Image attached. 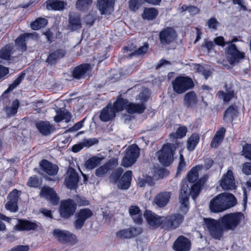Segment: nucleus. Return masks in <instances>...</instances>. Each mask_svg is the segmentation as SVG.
Wrapping results in <instances>:
<instances>
[{
    "mask_svg": "<svg viewBox=\"0 0 251 251\" xmlns=\"http://www.w3.org/2000/svg\"><path fill=\"white\" fill-rule=\"evenodd\" d=\"M184 105L187 108H193L198 103V98L194 91L186 93L184 97Z\"/></svg>",
    "mask_w": 251,
    "mask_h": 251,
    "instance_id": "a878e982",
    "label": "nucleus"
},
{
    "mask_svg": "<svg viewBox=\"0 0 251 251\" xmlns=\"http://www.w3.org/2000/svg\"><path fill=\"white\" fill-rule=\"evenodd\" d=\"M17 226L18 229L20 230H34L37 227L36 223L24 220H20Z\"/></svg>",
    "mask_w": 251,
    "mask_h": 251,
    "instance_id": "473e14b6",
    "label": "nucleus"
},
{
    "mask_svg": "<svg viewBox=\"0 0 251 251\" xmlns=\"http://www.w3.org/2000/svg\"><path fill=\"white\" fill-rule=\"evenodd\" d=\"M219 25V22L215 17L210 18L206 23V25L208 26L209 28L214 30H216L217 29V27Z\"/></svg>",
    "mask_w": 251,
    "mask_h": 251,
    "instance_id": "603ef678",
    "label": "nucleus"
},
{
    "mask_svg": "<svg viewBox=\"0 0 251 251\" xmlns=\"http://www.w3.org/2000/svg\"><path fill=\"white\" fill-rule=\"evenodd\" d=\"M102 159V158L101 157L93 156L85 162V166L87 169H93L100 164Z\"/></svg>",
    "mask_w": 251,
    "mask_h": 251,
    "instance_id": "a18cd8bd",
    "label": "nucleus"
},
{
    "mask_svg": "<svg viewBox=\"0 0 251 251\" xmlns=\"http://www.w3.org/2000/svg\"><path fill=\"white\" fill-rule=\"evenodd\" d=\"M172 87L175 92L177 94L185 93L194 86L192 79L186 76H177L172 82Z\"/></svg>",
    "mask_w": 251,
    "mask_h": 251,
    "instance_id": "39448f33",
    "label": "nucleus"
},
{
    "mask_svg": "<svg viewBox=\"0 0 251 251\" xmlns=\"http://www.w3.org/2000/svg\"><path fill=\"white\" fill-rule=\"evenodd\" d=\"M40 195L42 197L49 200L53 205H57L59 202V198L53 189L50 187H43L41 191Z\"/></svg>",
    "mask_w": 251,
    "mask_h": 251,
    "instance_id": "a211bd4d",
    "label": "nucleus"
},
{
    "mask_svg": "<svg viewBox=\"0 0 251 251\" xmlns=\"http://www.w3.org/2000/svg\"><path fill=\"white\" fill-rule=\"evenodd\" d=\"M149 49V45L145 44L144 46L140 47L137 50H135L134 52L132 53L133 55H141L147 52Z\"/></svg>",
    "mask_w": 251,
    "mask_h": 251,
    "instance_id": "6e6d98bb",
    "label": "nucleus"
},
{
    "mask_svg": "<svg viewBox=\"0 0 251 251\" xmlns=\"http://www.w3.org/2000/svg\"><path fill=\"white\" fill-rule=\"evenodd\" d=\"M128 101L126 100L119 98L114 102L112 107L115 111L116 113L123 110L124 108L126 109L127 106Z\"/></svg>",
    "mask_w": 251,
    "mask_h": 251,
    "instance_id": "a19ab883",
    "label": "nucleus"
},
{
    "mask_svg": "<svg viewBox=\"0 0 251 251\" xmlns=\"http://www.w3.org/2000/svg\"><path fill=\"white\" fill-rule=\"evenodd\" d=\"M36 126L43 136L50 135L54 129L53 126L47 121H39L36 124Z\"/></svg>",
    "mask_w": 251,
    "mask_h": 251,
    "instance_id": "393cba45",
    "label": "nucleus"
},
{
    "mask_svg": "<svg viewBox=\"0 0 251 251\" xmlns=\"http://www.w3.org/2000/svg\"><path fill=\"white\" fill-rule=\"evenodd\" d=\"M150 95V91L148 89H144L138 95V99L142 102L146 101Z\"/></svg>",
    "mask_w": 251,
    "mask_h": 251,
    "instance_id": "5fc2aeb1",
    "label": "nucleus"
},
{
    "mask_svg": "<svg viewBox=\"0 0 251 251\" xmlns=\"http://www.w3.org/2000/svg\"><path fill=\"white\" fill-rule=\"evenodd\" d=\"M142 232L141 227L131 226L118 231L116 235L120 239H129L141 235Z\"/></svg>",
    "mask_w": 251,
    "mask_h": 251,
    "instance_id": "1a4fd4ad",
    "label": "nucleus"
},
{
    "mask_svg": "<svg viewBox=\"0 0 251 251\" xmlns=\"http://www.w3.org/2000/svg\"><path fill=\"white\" fill-rule=\"evenodd\" d=\"M178 146V143H167L161 150L157 152L159 162L165 166H169L173 160V154Z\"/></svg>",
    "mask_w": 251,
    "mask_h": 251,
    "instance_id": "20e7f679",
    "label": "nucleus"
},
{
    "mask_svg": "<svg viewBox=\"0 0 251 251\" xmlns=\"http://www.w3.org/2000/svg\"><path fill=\"white\" fill-rule=\"evenodd\" d=\"M79 181V177L75 169L69 168L67 172L65 182L66 186L70 189H75Z\"/></svg>",
    "mask_w": 251,
    "mask_h": 251,
    "instance_id": "dca6fc26",
    "label": "nucleus"
},
{
    "mask_svg": "<svg viewBox=\"0 0 251 251\" xmlns=\"http://www.w3.org/2000/svg\"><path fill=\"white\" fill-rule=\"evenodd\" d=\"M181 152H182V151H180L179 152V154H180L179 162L178 166L177 168V170H178L177 173H178L180 172H181V171H182L183 170V169L186 166V162L185 161L184 158L183 157V156Z\"/></svg>",
    "mask_w": 251,
    "mask_h": 251,
    "instance_id": "4d7b16f0",
    "label": "nucleus"
},
{
    "mask_svg": "<svg viewBox=\"0 0 251 251\" xmlns=\"http://www.w3.org/2000/svg\"><path fill=\"white\" fill-rule=\"evenodd\" d=\"M237 113L236 106L231 105L225 111L224 120L226 122H232L233 118L237 116Z\"/></svg>",
    "mask_w": 251,
    "mask_h": 251,
    "instance_id": "4c0bfd02",
    "label": "nucleus"
},
{
    "mask_svg": "<svg viewBox=\"0 0 251 251\" xmlns=\"http://www.w3.org/2000/svg\"><path fill=\"white\" fill-rule=\"evenodd\" d=\"M214 41L216 44L219 46L224 47L227 44V42H225L224 38L223 36H219L215 38Z\"/></svg>",
    "mask_w": 251,
    "mask_h": 251,
    "instance_id": "69168bd1",
    "label": "nucleus"
},
{
    "mask_svg": "<svg viewBox=\"0 0 251 251\" xmlns=\"http://www.w3.org/2000/svg\"><path fill=\"white\" fill-rule=\"evenodd\" d=\"M13 49V46L11 45H7L2 48L0 50V58L5 60H9Z\"/></svg>",
    "mask_w": 251,
    "mask_h": 251,
    "instance_id": "37998d69",
    "label": "nucleus"
},
{
    "mask_svg": "<svg viewBox=\"0 0 251 251\" xmlns=\"http://www.w3.org/2000/svg\"><path fill=\"white\" fill-rule=\"evenodd\" d=\"M202 169V165H198L193 167L187 175L188 180L191 183L198 180L199 177V171Z\"/></svg>",
    "mask_w": 251,
    "mask_h": 251,
    "instance_id": "58836bf2",
    "label": "nucleus"
},
{
    "mask_svg": "<svg viewBox=\"0 0 251 251\" xmlns=\"http://www.w3.org/2000/svg\"><path fill=\"white\" fill-rule=\"evenodd\" d=\"M242 172L246 175H251V162H246L242 166Z\"/></svg>",
    "mask_w": 251,
    "mask_h": 251,
    "instance_id": "680f3d73",
    "label": "nucleus"
},
{
    "mask_svg": "<svg viewBox=\"0 0 251 251\" xmlns=\"http://www.w3.org/2000/svg\"><path fill=\"white\" fill-rule=\"evenodd\" d=\"M142 1L143 0H130L129 3V9L134 11H136L138 9L140 4L142 2Z\"/></svg>",
    "mask_w": 251,
    "mask_h": 251,
    "instance_id": "864d4df0",
    "label": "nucleus"
},
{
    "mask_svg": "<svg viewBox=\"0 0 251 251\" xmlns=\"http://www.w3.org/2000/svg\"><path fill=\"white\" fill-rule=\"evenodd\" d=\"M146 109V106L144 104H135V103H128L127 107H126V110L127 112L130 114L135 113H142L144 112Z\"/></svg>",
    "mask_w": 251,
    "mask_h": 251,
    "instance_id": "c9c22d12",
    "label": "nucleus"
},
{
    "mask_svg": "<svg viewBox=\"0 0 251 251\" xmlns=\"http://www.w3.org/2000/svg\"><path fill=\"white\" fill-rule=\"evenodd\" d=\"M200 137L197 134H193L188 139L187 147L188 151H193L199 142Z\"/></svg>",
    "mask_w": 251,
    "mask_h": 251,
    "instance_id": "79ce46f5",
    "label": "nucleus"
},
{
    "mask_svg": "<svg viewBox=\"0 0 251 251\" xmlns=\"http://www.w3.org/2000/svg\"><path fill=\"white\" fill-rule=\"evenodd\" d=\"M31 36V34L25 33L16 39L15 44L18 50L21 52L25 51L26 50V39Z\"/></svg>",
    "mask_w": 251,
    "mask_h": 251,
    "instance_id": "72a5a7b5",
    "label": "nucleus"
},
{
    "mask_svg": "<svg viewBox=\"0 0 251 251\" xmlns=\"http://www.w3.org/2000/svg\"><path fill=\"white\" fill-rule=\"evenodd\" d=\"M244 220V214L241 212H236L226 214L218 220L204 218V225L213 238L220 240L224 231L235 230Z\"/></svg>",
    "mask_w": 251,
    "mask_h": 251,
    "instance_id": "f257e3e1",
    "label": "nucleus"
},
{
    "mask_svg": "<svg viewBox=\"0 0 251 251\" xmlns=\"http://www.w3.org/2000/svg\"><path fill=\"white\" fill-rule=\"evenodd\" d=\"M55 238L62 243L74 242L76 239V236L73 233L67 230L55 229L53 231Z\"/></svg>",
    "mask_w": 251,
    "mask_h": 251,
    "instance_id": "2eb2a0df",
    "label": "nucleus"
},
{
    "mask_svg": "<svg viewBox=\"0 0 251 251\" xmlns=\"http://www.w3.org/2000/svg\"><path fill=\"white\" fill-rule=\"evenodd\" d=\"M82 142L84 147H89L97 144L99 142V141L96 138H91L88 139H84Z\"/></svg>",
    "mask_w": 251,
    "mask_h": 251,
    "instance_id": "13d9d810",
    "label": "nucleus"
},
{
    "mask_svg": "<svg viewBox=\"0 0 251 251\" xmlns=\"http://www.w3.org/2000/svg\"><path fill=\"white\" fill-rule=\"evenodd\" d=\"M176 38V32L172 27H166L161 30L159 33L160 43L163 46L171 44Z\"/></svg>",
    "mask_w": 251,
    "mask_h": 251,
    "instance_id": "9d476101",
    "label": "nucleus"
},
{
    "mask_svg": "<svg viewBox=\"0 0 251 251\" xmlns=\"http://www.w3.org/2000/svg\"><path fill=\"white\" fill-rule=\"evenodd\" d=\"M236 202V199L232 194L222 193L210 201L209 206L211 212L220 213L234 206Z\"/></svg>",
    "mask_w": 251,
    "mask_h": 251,
    "instance_id": "f03ea898",
    "label": "nucleus"
},
{
    "mask_svg": "<svg viewBox=\"0 0 251 251\" xmlns=\"http://www.w3.org/2000/svg\"><path fill=\"white\" fill-rule=\"evenodd\" d=\"M218 95L219 99L223 100L224 102L227 103L234 97V92L232 91H229L226 93L220 91Z\"/></svg>",
    "mask_w": 251,
    "mask_h": 251,
    "instance_id": "8fccbe9b",
    "label": "nucleus"
},
{
    "mask_svg": "<svg viewBox=\"0 0 251 251\" xmlns=\"http://www.w3.org/2000/svg\"><path fill=\"white\" fill-rule=\"evenodd\" d=\"M48 24L47 19L43 18H39L31 23V28L35 30H38L46 26Z\"/></svg>",
    "mask_w": 251,
    "mask_h": 251,
    "instance_id": "c03bdc74",
    "label": "nucleus"
},
{
    "mask_svg": "<svg viewBox=\"0 0 251 251\" xmlns=\"http://www.w3.org/2000/svg\"><path fill=\"white\" fill-rule=\"evenodd\" d=\"M225 132L226 129L224 127H221L216 132L210 144L212 147L216 148L219 144L223 141Z\"/></svg>",
    "mask_w": 251,
    "mask_h": 251,
    "instance_id": "e433bc0d",
    "label": "nucleus"
},
{
    "mask_svg": "<svg viewBox=\"0 0 251 251\" xmlns=\"http://www.w3.org/2000/svg\"><path fill=\"white\" fill-rule=\"evenodd\" d=\"M86 118H84L82 120L77 122L75 124L73 127H71L69 129V131H76L81 128L83 125V123L85 120Z\"/></svg>",
    "mask_w": 251,
    "mask_h": 251,
    "instance_id": "0e129e2a",
    "label": "nucleus"
},
{
    "mask_svg": "<svg viewBox=\"0 0 251 251\" xmlns=\"http://www.w3.org/2000/svg\"><path fill=\"white\" fill-rule=\"evenodd\" d=\"M21 194V191L16 189L13 190L10 193L8 196L9 201L5 204V208L7 210L12 212L17 211L18 210L17 203Z\"/></svg>",
    "mask_w": 251,
    "mask_h": 251,
    "instance_id": "ddd939ff",
    "label": "nucleus"
},
{
    "mask_svg": "<svg viewBox=\"0 0 251 251\" xmlns=\"http://www.w3.org/2000/svg\"><path fill=\"white\" fill-rule=\"evenodd\" d=\"M186 132L187 128L185 127L180 126L177 129L176 132H173L170 134V139L171 141L175 142L174 144L178 143L179 145L180 143L178 142L177 139H181L184 137L186 135Z\"/></svg>",
    "mask_w": 251,
    "mask_h": 251,
    "instance_id": "2f4dec72",
    "label": "nucleus"
},
{
    "mask_svg": "<svg viewBox=\"0 0 251 251\" xmlns=\"http://www.w3.org/2000/svg\"><path fill=\"white\" fill-rule=\"evenodd\" d=\"M115 0H98L97 7L101 14H109L113 11Z\"/></svg>",
    "mask_w": 251,
    "mask_h": 251,
    "instance_id": "aec40b11",
    "label": "nucleus"
},
{
    "mask_svg": "<svg viewBox=\"0 0 251 251\" xmlns=\"http://www.w3.org/2000/svg\"><path fill=\"white\" fill-rule=\"evenodd\" d=\"M93 215L91 210L87 208L80 209L77 214V219L74 226L76 229H80L83 226L85 221Z\"/></svg>",
    "mask_w": 251,
    "mask_h": 251,
    "instance_id": "f3484780",
    "label": "nucleus"
},
{
    "mask_svg": "<svg viewBox=\"0 0 251 251\" xmlns=\"http://www.w3.org/2000/svg\"><path fill=\"white\" fill-rule=\"evenodd\" d=\"M92 3L93 0H77L75 7L78 10L86 11L91 7Z\"/></svg>",
    "mask_w": 251,
    "mask_h": 251,
    "instance_id": "ea45409f",
    "label": "nucleus"
},
{
    "mask_svg": "<svg viewBox=\"0 0 251 251\" xmlns=\"http://www.w3.org/2000/svg\"><path fill=\"white\" fill-rule=\"evenodd\" d=\"M139 148L136 145L130 146L126 150L125 156L122 160V165L128 167L134 163L139 154Z\"/></svg>",
    "mask_w": 251,
    "mask_h": 251,
    "instance_id": "6e6552de",
    "label": "nucleus"
},
{
    "mask_svg": "<svg viewBox=\"0 0 251 251\" xmlns=\"http://www.w3.org/2000/svg\"><path fill=\"white\" fill-rule=\"evenodd\" d=\"M38 179L37 176H33L29 178L27 182V185L30 187H37L38 185Z\"/></svg>",
    "mask_w": 251,
    "mask_h": 251,
    "instance_id": "e2e57ef3",
    "label": "nucleus"
},
{
    "mask_svg": "<svg viewBox=\"0 0 251 251\" xmlns=\"http://www.w3.org/2000/svg\"><path fill=\"white\" fill-rule=\"evenodd\" d=\"M191 247L190 240L184 236H179L174 244L176 251H189Z\"/></svg>",
    "mask_w": 251,
    "mask_h": 251,
    "instance_id": "412c9836",
    "label": "nucleus"
},
{
    "mask_svg": "<svg viewBox=\"0 0 251 251\" xmlns=\"http://www.w3.org/2000/svg\"><path fill=\"white\" fill-rule=\"evenodd\" d=\"M40 166L42 170L50 176L56 175L58 171V167L56 165L53 164L47 160H42Z\"/></svg>",
    "mask_w": 251,
    "mask_h": 251,
    "instance_id": "b1692460",
    "label": "nucleus"
},
{
    "mask_svg": "<svg viewBox=\"0 0 251 251\" xmlns=\"http://www.w3.org/2000/svg\"><path fill=\"white\" fill-rule=\"evenodd\" d=\"M220 186L224 190H234L236 188L235 179L232 171L228 169L220 180Z\"/></svg>",
    "mask_w": 251,
    "mask_h": 251,
    "instance_id": "f8f14e48",
    "label": "nucleus"
},
{
    "mask_svg": "<svg viewBox=\"0 0 251 251\" xmlns=\"http://www.w3.org/2000/svg\"><path fill=\"white\" fill-rule=\"evenodd\" d=\"M132 172L127 171L119 180L118 187L121 189H127L130 185L131 180Z\"/></svg>",
    "mask_w": 251,
    "mask_h": 251,
    "instance_id": "c756f323",
    "label": "nucleus"
},
{
    "mask_svg": "<svg viewBox=\"0 0 251 251\" xmlns=\"http://www.w3.org/2000/svg\"><path fill=\"white\" fill-rule=\"evenodd\" d=\"M117 161L110 160L107 163L100 166L96 170L95 174L98 177H102L107 172L115 167Z\"/></svg>",
    "mask_w": 251,
    "mask_h": 251,
    "instance_id": "cd10ccee",
    "label": "nucleus"
},
{
    "mask_svg": "<svg viewBox=\"0 0 251 251\" xmlns=\"http://www.w3.org/2000/svg\"><path fill=\"white\" fill-rule=\"evenodd\" d=\"M171 197L170 192H161L156 195L153 199L154 203L159 207H163L168 203Z\"/></svg>",
    "mask_w": 251,
    "mask_h": 251,
    "instance_id": "5701e85b",
    "label": "nucleus"
},
{
    "mask_svg": "<svg viewBox=\"0 0 251 251\" xmlns=\"http://www.w3.org/2000/svg\"><path fill=\"white\" fill-rule=\"evenodd\" d=\"M226 57L230 65L238 63L245 57L244 52L239 51L234 44L229 45L226 48Z\"/></svg>",
    "mask_w": 251,
    "mask_h": 251,
    "instance_id": "0eeeda50",
    "label": "nucleus"
},
{
    "mask_svg": "<svg viewBox=\"0 0 251 251\" xmlns=\"http://www.w3.org/2000/svg\"><path fill=\"white\" fill-rule=\"evenodd\" d=\"M199 72L204 76L205 79H207L212 74L209 69L204 68L203 67H200L199 68Z\"/></svg>",
    "mask_w": 251,
    "mask_h": 251,
    "instance_id": "052dcab7",
    "label": "nucleus"
},
{
    "mask_svg": "<svg viewBox=\"0 0 251 251\" xmlns=\"http://www.w3.org/2000/svg\"><path fill=\"white\" fill-rule=\"evenodd\" d=\"M243 152L245 157L251 160V144L243 147Z\"/></svg>",
    "mask_w": 251,
    "mask_h": 251,
    "instance_id": "bf43d9fd",
    "label": "nucleus"
},
{
    "mask_svg": "<svg viewBox=\"0 0 251 251\" xmlns=\"http://www.w3.org/2000/svg\"><path fill=\"white\" fill-rule=\"evenodd\" d=\"M184 218L180 214H175L162 217L161 226L165 230H173L176 228L182 223Z\"/></svg>",
    "mask_w": 251,
    "mask_h": 251,
    "instance_id": "423d86ee",
    "label": "nucleus"
},
{
    "mask_svg": "<svg viewBox=\"0 0 251 251\" xmlns=\"http://www.w3.org/2000/svg\"><path fill=\"white\" fill-rule=\"evenodd\" d=\"M144 216L148 225L151 227L156 228L161 226L162 217L149 210H146L145 212Z\"/></svg>",
    "mask_w": 251,
    "mask_h": 251,
    "instance_id": "6ab92c4d",
    "label": "nucleus"
},
{
    "mask_svg": "<svg viewBox=\"0 0 251 251\" xmlns=\"http://www.w3.org/2000/svg\"><path fill=\"white\" fill-rule=\"evenodd\" d=\"M116 113L112 105L109 104L102 109L99 117L101 121L106 122L114 118Z\"/></svg>",
    "mask_w": 251,
    "mask_h": 251,
    "instance_id": "4be33fe9",
    "label": "nucleus"
},
{
    "mask_svg": "<svg viewBox=\"0 0 251 251\" xmlns=\"http://www.w3.org/2000/svg\"><path fill=\"white\" fill-rule=\"evenodd\" d=\"M128 212L136 224H141L142 221V213L139 207L137 205L129 207Z\"/></svg>",
    "mask_w": 251,
    "mask_h": 251,
    "instance_id": "7c9ffc66",
    "label": "nucleus"
},
{
    "mask_svg": "<svg viewBox=\"0 0 251 251\" xmlns=\"http://www.w3.org/2000/svg\"><path fill=\"white\" fill-rule=\"evenodd\" d=\"M157 11L155 8H145L142 17L144 19H146L148 20H152L157 16Z\"/></svg>",
    "mask_w": 251,
    "mask_h": 251,
    "instance_id": "49530a36",
    "label": "nucleus"
},
{
    "mask_svg": "<svg viewBox=\"0 0 251 251\" xmlns=\"http://www.w3.org/2000/svg\"><path fill=\"white\" fill-rule=\"evenodd\" d=\"M65 54L66 51L64 50L57 49L50 53L46 60V62L50 65L54 64L57 60L63 57Z\"/></svg>",
    "mask_w": 251,
    "mask_h": 251,
    "instance_id": "bb28decb",
    "label": "nucleus"
},
{
    "mask_svg": "<svg viewBox=\"0 0 251 251\" xmlns=\"http://www.w3.org/2000/svg\"><path fill=\"white\" fill-rule=\"evenodd\" d=\"M68 29L74 31L81 27L80 16L77 14H70L69 18Z\"/></svg>",
    "mask_w": 251,
    "mask_h": 251,
    "instance_id": "c85d7f7f",
    "label": "nucleus"
},
{
    "mask_svg": "<svg viewBox=\"0 0 251 251\" xmlns=\"http://www.w3.org/2000/svg\"><path fill=\"white\" fill-rule=\"evenodd\" d=\"M201 187L200 183L197 182L191 186L190 191L187 184L182 185L179 197V201L180 203V211L181 212L186 213L188 211L189 209V197L190 192L192 198L195 200L200 193Z\"/></svg>",
    "mask_w": 251,
    "mask_h": 251,
    "instance_id": "7ed1b4c3",
    "label": "nucleus"
},
{
    "mask_svg": "<svg viewBox=\"0 0 251 251\" xmlns=\"http://www.w3.org/2000/svg\"><path fill=\"white\" fill-rule=\"evenodd\" d=\"M92 71V66L89 64H82L74 69L73 75L75 78L81 79L89 76Z\"/></svg>",
    "mask_w": 251,
    "mask_h": 251,
    "instance_id": "4468645a",
    "label": "nucleus"
},
{
    "mask_svg": "<svg viewBox=\"0 0 251 251\" xmlns=\"http://www.w3.org/2000/svg\"><path fill=\"white\" fill-rule=\"evenodd\" d=\"M66 3L58 0H50L47 2V9L50 10H61L65 7Z\"/></svg>",
    "mask_w": 251,
    "mask_h": 251,
    "instance_id": "f704fd0d",
    "label": "nucleus"
},
{
    "mask_svg": "<svg viewBox=\"0 0 251 251\" xmlns=\"http://www.w3.org/2000/svg\"><path fill=\"white\" fill-rule=\"evenodd\" d=\"M29 246L27 245H19L11 249L10 251H28Z\"/></svg>",
    "mask_w": 251,
    "mask_h": 251,
    "instance_id": "338daca9",
    "label": "nucleus"
},
{
    "mask_svg": "<svg viewBox=\"0 0 251 251\" xmlns=\"http://www.w3.org/2000/svg\"><path fill=\"white\" fill-rule=\"evenodd\" d=\"M76 205L72 200L63 201L61 202L60 213L62 217L68 218L75 213Z\"/></svg>",
    "mask_w": 251,
    "mask_h": 251,
    "instance_id": "9b49d317",
    "label": "nucleus"
},
{
    "mask_svg": "<svg viewBox=\"0 0 251 251\" xmlns=\"http://www.w3.org/2000/svg\"><path fill=\"white\" fill-rule=\"evenodd\" d=\"M123 173V170L122 168L117 169L110 176V181L113 183H118L119 179Z\"/></svg>",
    "mask_w": 251,
    "mask_h": 251,
    "instance_id": "3c124183",
    "label": "nucleus"
},
{
    "mask_svg": "<svg viewBox=\"0 0 251 251\" xmlns=\"http://www.w3.org/2000/svg\"><path fill=\"white\" fill-rule=\"evenodd\" d=\"M19 102L17 100L13 101L11 106L7 107L5 111L8 116L14 115L17 112L19 107Z\"/></svg>",
    "mask_w": 251,
    "mask_h": 251,
    "instance_id": "de8ad7c7",
    "label": "nucleus"
},
{
    "mask_svg": "<svg viewBox=\"0 0 251 251\" xmlns=\"http://www.w3.org/2000/svg\"><path fill=\"white\" fill-rule=\"evenodd\" d=\"M72 118V115L69 112H61L60 114L56 116L54 120L56 122H60L65 120L66 123L69 122Z\"/></svg>",
    "mask_w": 251,
    "mask_h": 251,
    "instance_id": "09e8293b",
    "label": "nucleus"
},
{
    "mask_svg": "<svg viewBox=\"0 0 251 251\" xmlns=\"http://www.w3.org/2000/svg\"><path fill=\"white\" fill-rule=\"evenodd\" d=\"M213 164V161L212 159L210 158H206L204 160V165L202 166V168H203L205 170H208Z\"/></svg>",
    "mask_w": 251,
    "mask_h": 251,
    "instance_id": "774afa93",
    "label": "nucleus"
}]
</instances>
